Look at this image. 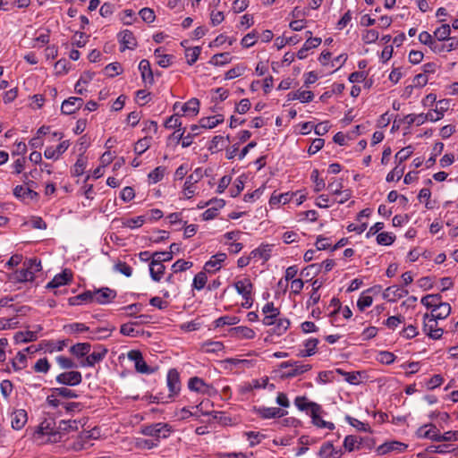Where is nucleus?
I'll list each match as a JSON object with an SVG mask.
<instances>
[{
    "mask_svg": "<svg viewBox=\"0 0 458 458\" xmlns=\"http://www.w3.org/2000/svg\"><path fill=\"white\" fill-rule=\"evenodd\" d=\"M408 293L409 292L407 290L403 289L398 285H392L385 290L383 297L389 301H395L396 300L408 295Z\"/></svg>",
    "mask_w": 458,
    "mask_h": 458,
    "instance_id": "1a4fd4ad",
    "label": "nucleus"
},
{
    "mask_svg": "<svg viewBox=\"0 0 458 458\" xmlns=\"http://www.w3.org/2000/svg\"><path fill=\"white\" fill-rule=\"evenodd\" d=\"M438 106H440V111H439L440 115L435 116L432 112H428L426 114H420L417 115L415 114L416 124L418 126L421 125L428 120H429L431 122H436V121L440 120L443 117L444 113L449 108V101L446 99L440 100V101H438Z\"/></svg>",
    "mask_w": 458,
    "mask_h": 458,
    "instance_id": "39448f33",
    "label": "nucleus"
},
{
    "mask_svg": "<svg viewBox=\"0 0 458 458\" xmlns=\"http://www.w3.org/2000/svg\"><path fill=\"white\" fill-rule=\"evenodd\" d=\"M451 312V306L447 302H441L437 308L431 310V317L437 319H444L449 316Z\"/></svg>",
    "mask_w": 458,
    "mask_h": 458,
    "instance_id": "a878e982",
    "label": "nucleus"
},
{
    "mask_svg": "<svg viewBox=\"0 0 458 458\" xmlns=\"http://www.w3.org/2000/svg\"><path fill=\"white\" fill-rule=\"evenodd\" d=\"M439 430L433 424H428L423 427H420L417 431V436L419 437L428 438L434 441H437L438 437Z\"/></svg>",
    "mask_w": 458,
    "mask_h": 458,
    "instance_id": "dca6fc26",
    "label": "nucleus"
},
{
    "mask_svg": "<svg viewBox=\"0 0 458 458\" xmlns=\"http://www.w3.org/2000/svg\"><path fill=\"white\" fill-rule=\"evenodd\" d=\"M145 222V216H140L135 218H127L122 220V225L128 228H138L140 227Z\"/></svg>",
    "mask_w": 458,
    "mask_h": 458,
    "instance_id": "72a5a7b5",
    "label": "nucleus"
},
{
    "mask_svg": "<svg viewBox=\"0 0 458 458\" xmlns=\"http://www.w3.org/2000/svg\"><path fill=\"white\" fill-rule=\"evenodd\" d=\"M238 321L239 320L236 317L225 316V317H220L219 318H217L215 321V324H216V327H223L225 325H235V324H237Z\"/></svg>",
    "mask_w": 458,
    "mask_h": 458,
    "instance_id": "4d7b16f0",
    "label": "nucleus"
},
{
    "mask_svg": "<svg viewBox=\"0 0 458 458\" xmlns=\"http://www.w3.org/2000/svg\"><path fill=\"white\" fill-rule=\"evenodd\" d=\"M307 35H309L308 39L304 43L303 47L307 48L309 51L310 49L318 47L321 44V38H312L311 37V31H307Z\"/></svg>",
    "mask_w": 458,
    "mask_h": 458,
    "instance_id": "6e6d98bb",
    "label": "nucleus"
},
{
    "mask_svg": "<svg viewBox=\"0 0 458 458\" xmlns=\"http://www.w3.org/2000/svg\"><path fill=\"white\" fill-rule=\"evenodd\" d=\"M281 369H288V370L284 371L281 375L282 378H290L293 377H297L299 375L303 374L304 372L311 369V365L310 364H299L298 361H285L280 364Z\"/></svg>",
    "mask_w": 458,
    "mask_h": 458,
    "instance_id": "7ed1b4c3",
    "label": "nucleus"
},
{
    "mask_svg": "<svg viewBox=\"0 0 458 458\" xmlns=\"http://www.w3.org/2000/svg\"><path fill=\"white\" fill-rule=\"evenodd\" d=\"M289 96H291L292 99H298L302 103L310 102L314 98L313 92L310 90H297L295 92L290 93Z\"/></svg>",
    "mask_w": 458,
    "mask_h": 458,
    "instance_id": "7c9ffc66",
    "label": "nucleus"
},
{
    "mask_svg": "<svg viewBox=\"0 0 458 458\" xmlns=\"http://www.w3.org/2000/svg\"><path fill=\"white\" fill-rule=\"evenodd\" d=\"M27 357L23 352H19L13 360L12 365L14 370H21L26 367Z\"/></svg>",
    "mask_w": 458,
    "mask_h": 458,
    "instance_id": "ea45409f",
    "label": "nucleus"
},
{
    "mask_svg": "<svg viewBox=\"0 0 458 458\" xmlns=\"http://www.w3.org/2000/svg\"><path fill=\"white\" fill-rule=\"evenodd\" d=\"M12 428L13 429H21L28 420L27 411L23 409L14 411L12 415Z\"/></svg>",
    "mask_w": 458,
    "mask_h": 458,
    "instance_id": "9b49d317",
    "label": "nucleus"
},
{
    "mask_svg": "<svg viewBox=\"0 0 458 458\" xmlns=\"http://www.w3.org/2000/svg\"><path fill=\"white\" fill-rule=\"evenodd\" d=\"M200 51L201 48L199 47L186 49L185 55L187 57V63L190 65H192L198 60Z\"/></svg>",
    "mask_w": 458,
    "mask_h": 458,
    "instance_id": "37998d69",
    "label": "nucleus"
},
{
    "mask_svg": "<svg viewBox=\"0 0 458 458\" xmlns=\"http://www.w3.org/2000/svg\"><path fill=\"white\" fill-rule=\"evenodd\" d=\"M458 440V431H447L445 434L438 433L437 442H448Z\"/></svg>",
    "mask_w": 458,
    "mask_h": 458,
    "instance_id": "603ef678",
    "label": "nucleus"
},
{
    "mask_svg": "<svg viewBox=\"0 0 458 458\" xmlns=\"http://www.w3.org/2000/svg\"><path fill=\"white\" fill-rule=\"evenodd\" d=\"M318 344V339H316V338L309 339L305 343L306 349L301 350L299 353V356L308 357V356H311V355L315 354Z\"/></svg>",
    "mask_w": 458,
    "mask_h": 458,
    "instance_id": "c756f323",
    "label": "nucleus"
},
{
    "mask_svg": "<svg viewBox=\"0 0 458 458\" xmlns=\"http://www.w3.org/2000/svg\"><path fill=\"white\" fill-rule=\"evenodd\" d=\"M287 412L281 408L261 407L258 409V414L263 419L281 418Z\"/></svg>",
    "mask_w": 458,
    "mask_h": 458,
    "instance_id": "f3484780",
    "label": "nucleus"
},
{
    "mask_svg": "<svg viewBox=\"0 0 458 458\" xmlns=\"http://www.w3.org/2000/svg\"><path fill=\"white\" fill-rule=\"evenodd\" d=\"M105 72L107 76L109 77H114L123 72V68L120 63H112L106 66Z\"/></svg>",
    "mask_w": 458,
    "mask_h": 458,
    "instance_id": "c03bdc74",
    "label": "nucleus"
},
{
    "mask_svg": "<svg viewBox=\"0 0 458 458\" xmlns=\"http://www.w3.org/2000/svg\"><path fill=\"white\" fill-rule=\"evenodd\" d=\"M230 62L229 53L216 54L212 58L210 63L215 65H223Z\"/></svg>",
    "mask_w": 458,
    "mask_h": 458,
    "instance_id": "8fccbe9b",
    "label": "nucleus"
},
{
    "mask_svg": "<svg viewBox=\"0 0 458 458\" xmlns=\"http://www.w3.org/2000/svg\"><path fill=\"white\" fill-rule=\"evenodd\" d=\"M202 349L207 353L218 352L224 350V344L221 342L208 341L202 344Z\"/></svg>",
    "mask_w": 458,
    "mask_h": 458,
    "instance_id": "f704fd0d",
    "label": "nucleus"
},
{
    "mask_svg": "<svg viewBox=\"0 0 458 458\" xmlns=\"http://www.w3.org/2000/svg\"><path fill=\"white\" fill-rule=\"evenodd\" d=\"M318 175V170L315 169L312 171L311 179L315 182V191L317 192L322 191L326 186L324 180L320 179Z\"/></svg>",
    "mask_w": 458,
    "mask_h": 458,
    "instance_id": "e2e57ef3",
    "label": "nucleus"
},
{
    "mask_svg": "<svg viewBox=\"0 0 458 458\" xmlns=\"http://www.w3.org/2000/svg\"><path fill=\"white\" fill-rule=\"evenodd\" d=\"M231 335L239 339H251L255 335V332L247 327H236L230 330Z\"/></svg>",
    "mask_w": 458,
    "mask_h": 458,
    "instance_id": "b1692460",
    "label": "nucleus"
},
{
    "mask_svg": "<svg viewBox=\"0 0 458 458\" xmlns=\"http://www.w3.org/2000/svg\"><path fill=\"white\" fill-rule=\"evenodd\" d=\"M202 177L201 169H196L193 174L188 176L185 183H184V192L188 199L191 198L194 191L192 190V185L197 182Z\"/></svg>",
    "mask_w": 458,
    "mask_h": 458,
    "instance_id": "2eb2a0df",
    "label": "nucleus"
},
{
    "mask_svg": "<svg viewBox=\"0 0 458 458\" xmlns=\"http://www.w3.org/2000/svg\"><path fill=\"white\" fill-rule=\"evenodd\" d=\"M188 386L191 390L200 393H206L209 388V386L206 385L204 381L198 377H191L189 381Z\"/></svg>",
    "mask_w": 458,
    "mask_h": 458,
    "instance_id": "c85d7f7f",
    "label": "nucleus"
},
{
    "mask_svg": "<svg viewBox=\"0 0 458 458\" xmlns=\"http://www.w3.org/2000/svg\"><path fill=\"white\" fill-rule=\"evenodd\" d=\"M234 287L239 294L242 296L251 295L253 284L249 278H243L234 283Z\"/></svg>",
    "mask_w": 458,
    "mask_h": 458,
    "instance_id": "5701e85b",
    "label": "nucleus"
},
{
    "mask_svg": "<svg viewBox=\"0 0 458 458\" xmlns=\"http://www.w3.org/2000/svg\"><path fill=\"white\" fill-rule=\"evenodd\" d=\"M424 325L423 330L424 332L432 339L437 340L441 338L443 335V329L437 327V318L431 317V314L426 313L423 316Z\"/></svg>",
    "mask_w": 458,
    "mask_h": 458,
    "instance_id": "20e7f679",
    "label": "nucleus"
},
{
    "mask_svg": "<svg viewBox=\"0 0 458 458\" xmlns=\"http://www.w3.org/2000/svg\"><path fill=\"white\" fill-rule=\"evenodd\" d=\"M52 392H54V394L56 395L62 396L64 398H74L77 396L73 391L67 387L53 388Z\"/></svg>",
    "mask_w": 458,
    "mask_h": 458,
    "instance_id": "680f3d73",
    "label": "nucleus"
},
{
    "mask_svg": "<svg viewBox=\"0 0 458 458\" xmlns=\"http://www.w3.org/2000/svg\"><path fill=\"white\" fill-rule=\"evenodd\" d=\"M182 110L184 113L191 112L194 115L199 113V101L198 98H191L187 103L182 105Z\"/></svg>",
    "mask_w": 458,
    "mask_h": 458,
    "instance_id": "4c0bfd02",
    "label": "nucleus"
},
{
    "mask_svg": "<svg viewBox=\"0 0 458 458\" xmlns=\"http://www.w3.org/2000/svg\"><path fill=\"white\" fill-rule=\"evenodd\" d=\"M171 429L168 424L157 423L154 425L146 426L141 429V433L145 436L156 437H166Z\"/></svg>",
    "mask_w": 458,
    "mask_h": 458,
    "instance_id": "423d86ee",
    "label": "nucleus"
},
{
    "mask_svg": "<svg viewBox=\"0 0 458 458\" xmlns=\"http://www.w3.org/2000/svg\"><path fill=\"white\" fill-rule=\"evenodd\" d=\"M192 267V262L185 261L183 259L177 260L173 266L172 268L174 273L185 271Z\"/></svg>",
    "mask_w": 458,
    "mask_h": 458,
    "instance_id": "864d4df0",
    "label": "nucleus"
},
{
    "mask_svg": "<svg viewBox=\"0 0 458 458\" xmlns=\"http://www.w3.org/2000/svg\"><path fill=\"white\" fill-rule=\"evenodd\" d=\"M90 345L88 344V366H93L96 362L100 361L107 352V349L101 345H95L93 352L89 354Z\"/></svg>",
    "mask_w": 458,
    "mask_h": 458,
    "instance_id": "f8f14e48",
    "label": "nucleus"
},
{
    "mask_svg": "<svg viewBox=\"0 0 458 458\" xmlns=\"http://www.w3.org/2000/svg\"><path fill=\"white\" fill-rule=\"evenodd\" d=\"M276 333L277 335H282L283 333H284L287 328L289 327L290 326V321L287 319V318H279V319H276Z\"/></svg>",
    "mask_w": 458,
    "mask_h": 458,
    "instance_id": "338daca9",
    "label": "nucleus"
},
{
    "mask_svg": "<svg viewBox=\"0 0 458 458\" xmlns=\"http://www.w3.org/2000/svg\"><path fill=\"white\" fill-rule=\"evenodd\" d=\"M120 42L123 45L121 49L123 52L126 48L133 49L137 46V40L131 30H125L120 33Z\"/></svg>",
    "mask_w": 458,
    "mask_h": 458,
    "instance_id": "4468645a",
    "label": "nucleus"
},
{
    "mask_svg": "<svg viewBox=\"0 0 458 458\" xmlns=\"http://www.w3.org/2000/svg\"><path fill=\"white\" fill-rule=\"evenodd\" d=\"M451 28L448 24H443L441 27L437 28L434 36L439 41L448 40L450 39Z\"/></svg>",
    "mask_w": 458,
    "mask_h": 458,
    "instance_id": "473e14b6",
    "label": "nucleus"
},
{
    "mask_svg": "<svg viewBox=\"0 0 458 458\" xmlns=\"http://www.w3.org/2000/svg\"><path fill=\"white\" fill-rule=\"evenodd\" d=\"M165 267L159 259H152L149 265L150 276L154 281H160L165 273Z\"/></svg>",
    "mask_w": 458,
    "mask_h": 458,
    "instance_id": "aec40b11",
    "label": "nucleus"
},
{
    "mask_svg": "<svg viewBox=\"0 0 458 458\" xmlns=\"http://www.w3.org/2000/svg\"><path fill=\"white\" fill-rule=\"evenodd\" d=\"M56 381L63 385L75 386L81 382V374L78 371L64 372L56 377Z\"/></svg>",
    "mask_w": 458,
    "mask_h": 458,
    "instance_id": "6e6552de",
    "label": "nucleus"
},
{
    "mask_svg": "<svg viewBox=\"0 0 458 458\" xmlns=\"http://www.w3.org/2000/svg\"><path fill=\"white\" fill-rule=\"evenodd\" d=\"M116 292L109 287L88 291V303L96 302L101 305L108 304L116 298Z\"/></svg>",
    "mask_w": 458,
    "mask_h": 458,
    "instance_id": "f257e3e1",
    "label": "nucleus"
},
{
    "mask_svg": "<svg viewBox=\"0 0 458 458\" xmlns=\"http://www.w3.org/2000/svg\"><path fill=\"white\" fill-rule=\"evenodd\" d=\"M150 147V139L148 137H144L143 139L139 140L135 146L134 151L137 155H141L146 150H148Z\"/></svg>",
    "mask_w": 458,
    "mask_h": 458,
    "instance_id": "a19ab883",
    "label": "nucleus"
},
{
    "mask_svg": "<svg viewBox=\"0 0 458 458\" xmlns=\"http://www.w3.org/2000/svg\"><path fill=\"white\" fill-rule=\"evenodd\" d=\"M140 15L141 19L148 23L153 22L156 18L154 11L150 8L141 9L140 11Z\"/></svg>",
    "mask_w": 458,
    "mask_h": 458,
    "instance_id": "0e129e2a",
    "label": "nucleus"
},
{
    "mask_svg": "<svg viewBox=\"0 0 458 458\" xmlns=\"http://www.w3.org/2000/svg\"><path fill=\"white\" fill-rule=\"evenodd\" d=\"M373 298L369 295H361L357 301V307L360 311H364L367 307L371 306Z\"/></svg>",
    "mask_w": 458,
    "mask_h": 458,
    "instance_id": "13d9d810",
    "label": "nucleus"
},
{
    "mask_svg": "<svg viewBox=\"0 0 458 458\" xmlns=\"http://www.w3.org/2000/svg\"><path fill=\"white\" fill-rule=\"evenodd\" d=\"M394 238L388 233H380L377 236V242L380 245H390L394 242Z\"/></svg>",
    "mask_w": 458,
    "mask_h": 458,
    "instance_id": "bf43d9fd",
    "label": "nucleus"
},
{
    "mask_svg": "<svg viewBox=\"0 0 458 458\" xmlns=\"http://www.w3.org/2000/svg\"><path fill=\"white\" fill-rule=\"evenodd\" d=\"M295 405L298 407L301 411H313V405H318L316 403L309 402L308 399L305 396H298L294 400Z\"/></svg>",
    "mask_w": 458,
    "mask_h": 458,
    "instance_id": "2f4dec72",
    "label": "nucleus"
},
{
    "mask_svg": "<svg viewBox=\"0 0 458 458\" xmlns=\"http://www.w3.org/2000/svg\"><path fill=\"white\" fill-rule=\"evenodd\" d=\"M167 386L171 394H177L180 391V377L176 369H170L167 374Z\"/></svg>",
    "mask_w": 458,
    "mask_h": 458,
    "instance_id": "6ab92c4d",
    "label": "nucleus"
},
{
    "mask_svg": "<svg viewBox=\"0 0 458 458\" xmlns=\"http://www.w3.org/2000/svg\"><path fill=\"white\" fill-rule=\"evenodd\" d=\"M313 411H311L310 416L312 418V422L318 428H322V423H326V421L320 417L321 406L320 405H313Z\"/></svg>",
    "mask_w": 458,
    "mask_h": 458,
    "instance_id": "a18cd8bd",
    "label": "nucleus"
},
{
    "mask_svg": "<svg viewBox=\"0 0 458 458\" xmlns=\"http://www.w3.org/2000/svg\"><path fill=\"white\" fill-rule=\"evenodd\" d=\"M9 279L13 283H23L33 281L34 272L28 270L25 267L16 270L9 276Z\"/></svg>",
    "mask_w": 458,
    "mask_h": 458,
    "instance_id": "9d476101",
    "label": "nucleus"
},
{
    "mask_svg": "<svg viewBox=\"0 0 458 458\" xmlns=\"http://www.w3.org/2000/svg\"><path fill=\"white\" fill-rule=\"evenodd\" d=\"M403 167H400V165H397L388 174L386 175L387 182H393L396 178V180H400L403 174Z\"/></svg>",
    "mask_w": 458,
    "mask_h": 458,
    "instance_id": "052dcab7",
    "label": "nucleus"
},
{
    "mask_svg": "<svg viewBox=\"0 0 458 458\" xmlns=\"http://www.w3.org/2000/svg\"><path fill=\"white\" fill-rule=\"evenodd\" d=\"M208 277L205 272L198 273L193 279V287L197 290H201L205 286Z\"/></svg>",
    "mask_w": 458,
    "mask_h": 458,
    "instance_id": "09e8293b",
    "label": "nucleus"
},
{
    "mask_svg": "<svg viewBox=\"0 0 458 458\" xmlns=\"http://www.w3.org/2000/svg\"><path fill=\"white\" fill-rule=\"evenodd\" d=\"M71 352L77 357H83L86 355V343H80L71 347Z\"/></svg>",
    "mask_w": 458,
    "mask_h": 458,
    "instance_id": "774afa93",
    "label": "nucleus"
},
{
    "mask_svg": "<svg viewBox=\"0 0 458 458\" xmlns=\"http://www.w3.org/2000/svg\"><path fill=\"white\" fill-rule=\"evenodd\" d=\"M166 168L165 166H157L148 174V179L151 182L156 183L161 181L165 175Z\"/></svg>",
    "mask_w": 458,
    "mask_h": 458,
    "instance_id": "79ce46f5",
    "label": "nucleus"
},
{
    "mask_svg": "<svg viewBox=\"0 0 458 458\" xmlns=\"http://www.w3.org/2000/svg\"><path fill=\"white\" fill-rule=\"evenodd\" d=\"M324 143H325V140L323 139L317 138V139L313 140L311 145L310 146V148L308 149V153L310 155L316 154L318 151H319L323 148Z\"/></svg>",
    "mask_w": 458,
    "mask_h": 458,
    "instance_id": "69168bd1",
    "label": "nucleus"
},
{
    "mask_svg": "<svg viewBox=\"0 0 458 458\" xmlns=\"http://www.w3.org/2000/svg\"><path fill=\"white\" fill-rule=\"evenodd\" d=\"M318 454L322 458H328V457L337 458L336 456L334 455V445L329 442L324 444L320 447Z\"/></svg>",
    "mask_w": 458,
    "mask_h": 458,
    "instance_id": "49530a36",
    "label": "nucleus"
},
{
    "mask_svg": "<svg viewBox=\"0 0 458 458\" xmlns=\"http://www.w3.org/2000/svg\"><path fill=\"white\" fill-rule=\"evenodd\" d=\"M84 105V99L78 97H71L63 101L61 112L64 114H72L80 110Z\"/></svg>",
    "mask_w": 458,
    "mask_h": 458,
    "instance_id": "0eeeda50",
    "label": "nucleus"
},
{
    "mask_svg": "<svg viewBox=\"0 0 458 458\" xmlns=\"http://www.w3.org/2000/svg\"><path fill=\"white\" fill-rule=\"evenodd\" d=\"M14 338L17 342H21V343L33 342L37 339V332L36 331H26L25 333L18 332V333H16Z\"/></svg>",
    "mask_w": 458,
    "mask_h": 458,
    "instance_id": "58836bf2",
    "label": "nucleus"
},
{
    "mask_svg": "<svg viewBox=\"0 0 458 458\" xmlns=\"http://www.w3.org/2000/svg\"><path fill=\"white\" fill-rule=\"evenodd\" d=\"M13 194L16 198L21 199H38V193L29 187H24L22 185H18L13 190Z\"/></svg>",
    "mask_w": 458,
    "mask_h": 458,
    "instance_id": "a211bd4d",
    "label": "nucleus"
},
{
    "mask_svg": "<svg viewBox=\"0 0 458 458\" xmlns=\"http://www.w3.org/2000/svg\"><path fill=\"white\" fill-rule=\"evenodd\" d=\"M378 38V32L375 30H367L364 31L362 35V40L366 44H371L377 40Z\"/></svg>",
    "mask_w": 458,
    "mask_h": 458,
    "instance_id": "5fc2aeb1",
    "label": "nucleus"
},
{
    "mask_svg": "<svg viewBox=\"0 0 458 458\" xmlns=\"http://www.w3.org/2000/svg\"><path fill=\"white\" fill-rule=\"evenodd\" d=\"M270 251H271V249L269 248L268 245L261 246V247L252 250L250 252V256L252 258L259 257V258L262 259L264 261H267L270 258Z\"/></svg>",
    "mask_w": 458,
    "mask_h": 458,
    "instance_id": "e433bc0d",
    "label": "nucleus"
},
{
    "mask_svg": "<svg viewBox=\"0 0 458 458\" xmlns=\"http://www.w3.org/2000/svg\"><path fill=\"white\" fill-rule=\"evenodd\" d=\"M442 302V296L437 294H428L421 299V303L428 309H436Z\"/></svg>",
    "mask_w": 458,
    "mask_h": 458,
    "instance_id": "cd10ccee",
    "label": "nucleus"
},
{
    "mask_svg": "<svg viewBox=\"0 0 458 458\" xmlns=\"http://www.w3.org/2000/svg\"><path fill=\"white\" fill-rule=\"evenodd\" d=\"M226 259L225 253H217L212 257V259L205 264V269L208 272H214L220 269V267H216L225 261Z\"/></svg>",
    "mask_w": 458,
    "mask_h": 458,
    "instance_id": "bb28decb",
    "label": "nucleus"
},
{
    "mask_svg": "<svg viewBox=\"0 0 458 458\" xmlns=\"http://www.w3.org/2000/svg\"><path fill=\"white\" fill-rule=\"evenodd\" d=\"M139 70L141 72V77L144 81H148L150 84L154 82L153 72L148 60L143 59L140 61Z\"/></svg>",
    "mask_w": 458,
    "mask_h": 458,
    "instance_id": "393cba45",
    "label": "nucleus"
},
{
    "mask_svg": "<svg viewBox=\"0 0 458 458\" xmlns=\"http://www.w3.org/2000/svg\"><path fill=\"white\" fill-rule=\"evenodd\" d=\"M407 448V445L397 441L385 443L377 448V453L379 455H384L392 451L402 452Z\"/></svg>",
    "mask_w": 458,
    "mask_h": 458,
    "instance_id": "ddd939ff",
    "label": "nucleus"
},
{
    "mask_svg": "<svg viewBox=\"0 0 458 458\" xmlns=\"http://www.w3.org/2000/svg\"><path fill=\"white\" fill-rule=\"evenodd\" d=\"M69 147L67 141L59 143L56 148L47 147L44 151V156L47 159L57 158L62 155Z\"/></svg>",
    "mask_w": 458,
    "mask_h": 458,
    "instance_id": "4be33fe9",
    "label": "nucleus"
},
{
    "mask_svg": "<svg viewBox=\"0 0 458 458\" xmlns=\"http://www.w3.org/2000/svg\"><path fill=\"white\" fill-rule=\"evenodd\" d=\"M411 146H408L406 148H402L395 155V159L398 161V165L402 164L403 161L408 159L410 156L412 154Z\"/></svg>",
    "mask_w": 458,
    "mask_h": 458,
    "instance_id": "de8ad7c7",
    "label": "nucleus"
},
{
    "mask_svg": "<svg viewBox=\"0 0 458 458\" xmlns=\"http://www.w3.org/2000/svg\"><path fill=\"white\" fill-rule=\"evenodd\" d=\"M85 161L83 159L82 154H81L80 157L74 165L72 174L75 176L82 175L85 173Z\"/></svg>",
    "mask_w": 458,
    "mask_h": 458,
    "instance_id": "3c124183",
    "label": "nucleus"
},
{
    "mask_svg": "<svg viewBox=\"0 0 458 458\" xmlns=\"http://www.w3.org/2000/svg\"><path fill=\"white\" fill-rule=\"evenodd\" d=\"M78 424L79 422L77 420H61L58 424V430L60 432V435L62 432H69L73 430H78Z\"/></svg>",
    "mask_w": 458,
    "mask_h": 458,
    "instance_id": "c9c22d12",
    "label": "nucleus"
},
{
    "mask_svg": "<svg viewBox=\"0 0 458 458\" xmlns=\"http://www.w3.org/2000/svg\"><path fill=\"white\" fill-rule=\"evenodd\" d=\"M37 434L48 436V441L56 443L60 441V432L54 418L45 419L38 427Z\"/></svg>",
    "mask_w": 458,
    "mask_h": 458,
    "instance_id": "f03ea898",
    "label": "nucleus"
},
{
    "mask_svg": "<svg viewBox=\"0 0 458 458\" xmlns=\"http://www.w3.org/2000/svg\"><path fill=\"white\" fill-rule=\"evenodd\" d=\"M71 273L64 269L61 274L56 275L47 284V288H57L66 284L70 281Z\"/></svg>",
    "mask_w": 458,
    "mask_h": 458,
    "instance_id": "412c9836",
    "label": "nucleus"
}]
</instances>
